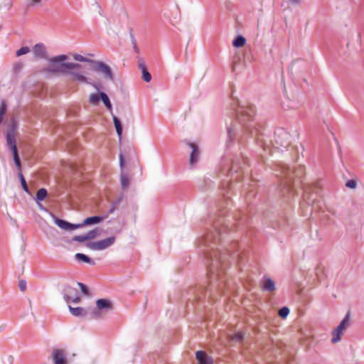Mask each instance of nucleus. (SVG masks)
<instances>
[{
  "mask_svg": "<svg viewBox=\"0 0 364 364\" xmlns=\"http://www.w3.org/2000/svg\"><path fill=\"white\" fill-rule=\"evenodd\" d=\"M350 325V313L348 311L343 320L340 322L338 326L333 331V338L331 342L336 343L341 339V335L344 330H346Z\"/></svg>",
  "mask_w": 364,
  "mask_h": 364,
  "instance_id": "423d86ee",
  "label": "nucleus"
},
{
  "mask_svg": "<svg viewBox=\"0 0 364 364\" xmlns=\"http://www.w3.org/2000/svg\"><path fill=\"white\" fill-rule=\"evenodd\" d=\"M50 215L53 219L55 224L62 230H74L78 229L79 225L77 224L71 223L63 219L58 218L53 213H50Z\"/></svg>",
  "mask_w": 364,
  "mask_h": 364,
  "instance_id": "9d476101",
  "label": "nucleus"
},
{
  "mask_svg": "<svg viewBox=\"0 0 364 364\" xmlns=\"http://www.w3.org/2000/svg\"><path fill=\"white\" fill-rule=\"evenodd\" d=\"M138 67L141 71L142 79L146 82H150L151 80V75L149 72L144 60L141 58L138 60Z\"/></svg>",
  "mask_w": 364,
  "mask_h": 364,
  "instance_id": "a211bd4d",
  "label": "nucleus"
},
{
  "mask_svg": "<svg viewBox=\"0 0 364 364\" xmlns=\"http://www.w3.org/2000/svg\"><path fill=\"white\" fill-rule=\"evenodd\" d=\"M7 110V104L6 102L4 100L1 101L0 103V124L2 123L4 117Z\"/></svg>",
  "mask_w": 364,
  "mask_h": 364,
  "instance_id": "cd10ccee",
  "label": "nucleus"
},
{
  "mask_svg": "<svg viewBox=\"0 0 364 364\" xmlns=\"http://www.w3.org/2000/svg\"><path fill=\"white\" fill-rule=\"evenodd\" d=\"M18 287L21 291H24L26 289V282L25 280H20L18 282Z\"/></svg>",
  "mask_w": 364,
  "mask_h": 364,
  "instance_id": "a19ab883",
  "label": "nucleus"
},
{
  "mask_svg": "<svg viewBox=\"0 0 364 364\" xmlns=\"http://www.w3.org/2000/svg\"><path fill=\"white\" fill-rule=\"evenodd\" d=\"M240 168H241L240 166L235 160L232 161L230 167L229 166L228 160L224 161L222 165V171L228 176H232L233 173H237Z\"/></svg>",
  "mask_w": 364,
  "mask_h": 364,
  "instance_id": "f8f14e48",
  "label": "nucleus"
},
{
  "mask_svg": "<svg viewBox=\"0 0 364 364\" xmlns=\"http://www.w3.org/2000/svg\"><path fill=\"white\" fill-rule=\"evenodd\" d=\"M87 240V239L86 235H75L72 238V241H76V242H85Z\"/></svg>",
  "mask_w": 364,
  "mask_h": 364,
  "instance_id": "ea45409f",
  "label": "nucleus"
},
{
  "mask_svg": "<svg viewBox=\"0 0 364 364\" xmlns=\"http://www.w3.org/2000/svg\"><path fill=\"white\" fill-rule=\"evenodd\" d=\"M96 306L98 311H109L113 309L112 302L107 299H99L96 301Z\"/></svg>",
  "mask_w": 364,
  "mask_h": 364,
  "instance_id": "f3484780",
  "label": "nucleus"
},
{
  "mask_svg": "<svg viewBox=\"0 0 364 364\" xmlns=\"http://www.w3.org/2000/svg\"><path fill=\"white\" fill-rule=\"evenodd\" d=\"M73 57L74 58V60H77V61H79V62H82V63H89L92 65V62H93V60L92 59H90V58H87L86 57H84L82 56V55L80 54H78V53H74L73 55Z\"/></svg>",
  "mask_w": 364,
  "mask_h": 364,
  "instance_id": "c85d7f7f",
  "label": "nucleus"
},
{
  "mask_svg": "<svg viewBox=\"0 0 364 364\" xmlns=\"http://www.w3.org/2000/svg\"><path fill=\"white\" fill-rule=\"evenodd\" d=\"M86 237L87 240H92L95 238L97 236H99V231L97 228H95L94 230H90L86 234Z\"/></svg>",
  "mask_w": 364,
  "mask_h": 364,
  "instance_id": "72a5a7b5",
  "label": "nucleus"
},
{
  "mask_svg": "<svg viewBox=\"0 0 364 364\" xmlns=\"http://www.w3.org/2000/svg\"><path fill=\"white\" fill-rule=\"evenodd\" d=\"M75 258L76 260L82 261L91 265L95 264V262L92 258L82 253H76Z\"/></svg>",
  "mask_w": 364,
  "mask_h": 364,
  "instance_id": "4be33fe9",
  "label": "nucleus"
},
{
  "mask_svg": "<svg viewBox=\"0 0 364 364\" xmlns=\"http://www.w3.org/2000/svg\"><path fill=\"white\" fill-rule=\"evenodd\" d=\"M6 141H7V145H8L9 148L12 151L15 165L16 166L17 168L20 171L21 169V164L20 157L18 156V149L16 146V139H15L14 134L7 133Z\"/></svg>",
  "mask_w": 364,
  "mask_h": 364,
  "instance_id": "6e6552de",
  "label": "nucleus"
},
{
  "mask_svg": "<svg viewBox=\"0 0 364 364\" xmlns=\"http://www.w3.org/2000/svg\"><path fill=\"white\" fill-rule=\"evenodd\" d=\"M121 200H122V198H121V197H119V198H117V199L115 201H114L113 203H114V204H116L117 205H118L119 204V203L121 202Z\"/></svg>",
  "mask_w": 364,
  "mask_h": 364,
  "instance_id": "de8ad7c7",
  "label": "nucleus"
},
{
  "mask_svg": "<svg viewBox=\"0 0 364 364\" xmlns=\"http://www.w3.org/2000/svg\"><path fill=\"white\" fill-rule=\"evenodd\" d=\"M236 121L232 124L226 122L228 136L230 141L241 134L249 135L254 138L255 141L263 150L266 151L270 147L283 151L290 144V134L283 128H278L274 131L272 139H269L263 133L262 127L255 122V107L252 104L246 103L238 107L235 112Z\"/></svg>",
  "mask_w": 364,
  "mask_h": 364,
  "instance_id": "f03ea898",
  "label": "nucleus"
},
{
  "mask_svg": "<svg viewBox=\"0 0 364 364\" xmlns=\"http://www.w3.org/2000/svg\"><path fill=\"white\" fill-rule=\"evenodd\" d=\"M86 78V80L85 81H78L79 82H82V83H86V84H89L90 85H92L93 87H95L97 90H98L99 92L100 91V84H97L96 82H91L90 80L85 77Z\"/></svg>",
  "mask_w": 364,
  "mask_h": 364,
  "instance_id": "e433bc0d",
  "label": "nucleus"
},
{
  "mask_svg": "<svg viewBox=\"0 0 364 364\" xmlns=\"http://www.w3.org/2000/svg\"><path fill=\"white\" fill-rule=\"evenodd\" d=\"M52 358L54 364H67L66 352L64 349L53 348Z\"/></svg>",
  "mask_w": 364,
  "mask_h": 364,
  "instance_id": "9b49d317",
  "label": "nucleus"
},
{
  "mask_svg": "<svg viewBox=\"0 0 364 364\" xmlns=\"http://www.w3.org/2000/svg\"><path fill=\"white\" fill-rule=\"evenodd\" d=\"M100 100V93L99 94H91L89 97V102L94 105L99 104Z\"/></svg>",
  "mask_w": 364,
  "mask_h": 364,
  "instance_id": "2f4dec72",
  "label": "nucleus"
},
{
  "mask_svg": "<svg viewBox=\"0 0 364 364\" xmlns=\"http://www.w3.org/2000/svg\"><path fill=\"white\" fill-rule=\"evenodd\" d=\"M232 230V227L226 223V220L220 218L213 221V230H210L201 240L200 248L207 260V277L208 286H200L190 289L193 294L192 300L200 301L202 297H213L215 292L223 294V287L227 284L225 278V270L230 263V258L237 256L231 254V250L237 247V242L228 245L220 243L224 240L225 235Z\"/></svg>",
  "mask_w": 364,
  "mask_h": 364,
  "instance_id": "f257e3e1",
  "label": "nucleus"
},
{
  "mask_svg": "<svg viewBox=\"0 0 364 364\" xmlns=\"http://www.w3.org/2000/svg\"><path fill=\"white\" fill-rule=\"evenodd\" d=\"M244 338L245 333L242 331H239L232 336V340L236 342L242 343L244 340Z\"/></svg>",
  "mask_w": 364,
  "mask_h": 364,
  "instance_id": "473e14b6",
  "label": "nucleus"
},
{
  "mask_svg": "<svg viewBox=\"0 0 364 364\" xmlns=\"http://www.w3.org/2000/svg\"><path fill=\"white\" fill-rule=\"evenodd\" d=\"M293 3H298L299 1H292Z\"/></svg>",
  "mask_w": 364,
  "mask_h": 364,
  "instance_id": "603ef678",
  "label": "nucleus"
},
{
  "mask_svg": "<svg viewBox=\"0 0 364 364\" xmlns=\"http://www.w3.org/2000/svg\"><path fill=\"white\" fill-rule=\"evenodd\" d=\"M29 51L30 48L28 46H23L16 51V56L19 57L21 55L27 54L28 53H29Z\"/></svg>",
  "mask_w": 364,
  "mask_h": 364,
  "instance_id": "c9c22d12",
  "label": "nucleus"
},
{
  "mask_svg": "<svg viewBox=\"0 0 364 364\" xmlns=\"http://www.w3.org/2000/svg\"><path fill=\"white\" fill-rule=\"evenodd\" d=\"M119 166L121 169L122 170L124 166V159L122 154H119Z\"/></svg>",
  "mask_w": 364,
  "mask_h": 364,
  "instance_id": "a18cd8bd",
  "label": "nucleus"
},
{
  "mask_svg": "<svg viewBox=\"0 0 364 364\" xmlns=\"http://www.w3.org/2000/svg\"><path fill=\"white\" fill-rule=\"evenodd\" d=\"M277 176L280 178V193L286 197L287 194H299L297 186H300L303 191V200L307 204L314 205L316 203V198L314 195L320 196V186L318 183H303L299 181L304 173V167L300 166L296 168H291L287 165L283 164L279 166Z\"/></svg>",
  "mask_w": 364,
  "mask_h": 364,
  "instance_id": "7ed1b4c3",
  "label": "nucleus"
},
{
  "mask_svg": "<svg viewBox=\"0 0 364 364\" xmlns=\"http://www.w3.org/2000/svg\"><path fill=\"white\" fill-rule=\"evenodd\" d=\"M70 312L72 315L77 317H85L87 315L86 311L82 307H72L68 306Z\"/></svg>",
  "mask_w": 364,
  "mask_h": 364,
  "instance_id": "aec40b11",
  "label": "nucleus"
},
{
  "mask_svg": "<svg viewBox=\"0 0 364 364\" xmlns=\"http://www.w3.org/2000/svg\"><path fill=\"white\" fill-rule=\"evenodd\" d=\"M68 59V56L65 54L48 58L49 65L46 70L52 74L68 75L73 81H85V76L76 70L82 68V65L65 62Z\"/></svg>",
  "mask_w": 364,
  "mask_h": 364,
  "instance_id": "20e7f679",
  "label": "nucleus"
},
{
  "mask_svg": "<svg viewBox=\"0 0 364 364\" xmlns=\"http://www.w3.org/2000/svg\"><path fill=\"white\" fill-rule=\"evenodd\" d=\"M39 209L41 210H43V211H45L46 213H48L49 215H50V213H51L48 208H46V207H44L42 203H41V201H36Z\"/></svg>",
  "mask_w": 364,
  "mask_h": 364,
  "instance_id": "79ce46f5",
  "label": "nucleus"
},
{
  "mask_svg": "<svg viewBox=\"0 0 364 364\" xmlns=\"http://www.w3.org/2000/svg\"><path fill=\"white\" fill-rule=\"evenodd\" d=\"M18 178H19V180H20V182H21V186H22L23 191L25 192L29 193H30L29 188H28V186L27 185V183H26V181L24 176H23V174L21 172L18 173Z\"/></svg>",
  "mask_w": 364,
  "mask_h": 364,
  "instance_id": "c756f323",
  "label": "nucleus"
},
{
  "mask_svg": "<svg viewBox=\"0 0 364 364\" xmlns=\"http://www.w3.org/2000/svg\"><path fill=\"white\" fill-rule=\"evenodd\" d=\"M100 97L107 109L112 112V105L107 95L104 92H100Z\"/></svg>",
  "mask_w": 364,
  "mask_h": 364,
  "instance_id": "5701e85b",
  "label": "nucleus"
},
{
  "mask_svg": "<svg viewBox=\"0 0 364 364\" xmlns=\"http://www.w3.org/2000/svg\"><path fill=\"white\" fill-rule=\"evenodd\" d=\"M107 216V215L104 216V217L99 216V215H94V216L88 217V218H85L82 221V223L77 224V225H79L78 229L82 228L85 226H90V225L98 224V223H101Z\"/></svg>",
  "mask_w": 364,
  "mask_h": 364,
  "instance_id": "ddd939ff",
  "label": "nucleus"
},
{
  "mask_svg": "<svg viewBox=\"0 0 364 364\" xmlns=\"http://www.w3.org/2000/svg\"><path fill=\"white\" fill-rule=\"evenodd\" d=\"M120 182H121V186L122 189H126L129 183V178L127 174L124 173L123 171H122L120 175Z\"/></svg>",
  "mask_w": 364,
  "mask_h": 364,
  "instance_id": "bb28decb",
  "label": "nucleus"
},
{
  "mask_svg": "<svg viewBox=\"0 0 364 364\" xmlns=\"http://www.w3.org/2000/svg\"><path fill=\"white\" fill-rule=\"evenodd\" d=\"M196 358L199 364H213V359L203 350H198L196 353Z\"/></svg>",
  "mask_w": 364,
  "mask_h": 364,
  "instance_id": "dca6fc26",
  "label": "nucleus"
},
{
  "mask_svg": "<svg viewBox=\"0 0 364 364\" xmlns=\"http://www.w3.org/2000/svg\"><path fill=\"white\" fill-rule=\"evenodd\" d=\"M77 284L79 286V287L80 288V290L83 294H85V295L89 294V289L85 284L81 283V282H77Z\"/></svg>",
  "mask_w": 364,
  "mask_h": 364,
  "instance_id": "58836bf2",
  "label": "nucleus"
},
{
  "mask_svg": "<svg viewBox=\"0 0 364 364\" xmlns=\"http://www.w3.org/2000/svg\"><path fill=\"white\" fill-rule=\"evenodd\" d=\"M113 122L117 134V136H119V140L122 138V132H123V127L121 120L116 116L113 115Z\"/></svg>",
  "mask_w": 364,
  "mask_h": 364,
  "instance_id": "412c9836",
  "label": "nucleus"
},
{
  "mask_svg": "<svg viewBox=\"0 0 364 364\" xmlns=\"http://www.w3.org/2000/svg\"><path fill=\"white\" fill-rule=\"evenodd\" d=\"M34 55L40 59H48L45 45L42 43H36L33 48Z\"/></svg>",
  "mask_w": 364,
  "mask_h": 364,
  "instance_id": "4468645a",
  "label": "nucleus"
},
{
  "mask_svg": "<svg viewBox=\"0 0 364 364\" xmlns=\"http://www.w3.org/2000/svg\"><path fill=\"white\" fill-rule=\"evenodd\" d=\"M246 43V38L241 36H237L232 41V46L235 48H240Z\"/></svg>",
  "mask_w": 364,
  "mask_h": 364,
  "instance_id": "b1692460",
  "label": "nucleus"
},
{
  "mask_svg": "<svg viewBox=\"0 0 364 364\" xmlns=\"http://www.w3.org/2000/svg\"><path fill=\"white\" fill-rule=\"evenodd\" d=\"M133 48H134V51L138 53L139 50V48L137 47V45L136 44L133 45Z\"/></svg>",
  "mask_w": 364,
  "mask_h": 364,
  "instance_id": "09e8293b",
  "label": "nucleus"
},
{
  "mask_svg": "<svg viewBox=\"0 0 364 364\" xmlns=\"http://www.w3.org/2000/svg\"><path fill=\"white\" fill-rule=\"evenodd\" d=\"M11 6V1H0V11L2 12H6Z\"/></svg>",
  "mask_w": 364,
  "mask_h": 364,
  "instance_id": "7c9ffc66",
  "label": "nucleus"
},
{
  "mask_svg": "<svg viewBox=\"0 0 364 364\" xmlns=\"http://www.w3.org/2000/svg\"><path fill=\"white\" fill-rule=\"evenodd\" d=\"M357 186H358V183L354 179H351V180H348L346 183V186L348 188H351V189H355L357 188Z\"/></svg>",
  "mask_w": 364,
  "mask_h": 364,
  "instance_id": "4c0bfd02",
  "label": "nucleus"
},
{
  "mask_svg": "<svg viewBox=\"0 0 364 364\" xmlns=\"http://www.w3.org/2000/svg\"><path fill=\"white\" fill-rule=\"evenodd\" d=\"M114 208L111 207L108 211V214H112L114 212Z\"/></svg>",
  "mask_w": 364,
  "mask_h": 364,
  "instance_id": "8fccbe9b",
  "label": "nucleus"
},
{
  "mask_svg": "<svg viewBox=\"0 0 364 364\" xmlns=\"http://www.w3.org/2000/svg\"><path fill=\"white\" fill-rule=\"evenodd\" d=\"M48 196V191L46 188H41L38 190L36 193V196L35 198L36 201H42L43 200Z\"/></svg>",
  "mask_w": 364,
  "mask_h": 364,
  "instance_id": "393cba45",
  "label": "nucleus"
},
{
  "mask_svg": "<svg viewBox=\"0 0 364 364\" xmlns=\"http://www.w3.org/2000/svg\"><path fill=\"white\" fill-rule=\"evenodd\" d=\"M71 301L75 304H79L81 301V298L77 294L72 298Z\"/></svg>",
  "mask_w": 364,
  "mask_h": 364,
  "instance_id": "c03bdc74",
  "label": "nucleus"
},
{
  "mask_svg": "<svg viewBox=\"0 0 364 364\" xmlns=\"http://www.w3.org/2000/svg\"><path fill=\"white\" fill-rule=\"evenodd\" d=\"M111 207L114 208V210H116L117 205L114 204V203H112Z\"/></svg>",
  "mask_w": 364,
  "mask_h": 364,
  "instance_id": "3c124183",
  "label": "nucleus"
},
{
  "mask_svg": "<svg viewBox=\"0 0 364 364\" xmlns=\"http://www.w3.org/2000/svg\"><path fill=\"white\" fill-rule=\"evenodd\" d=\"M115 241L116 237L111 236L95 242H87L85 243V246L92 250H103L113 245Z\"/></svg>",
  "mask_w": 364,
  "mask_h": 364,
  "instance_id": "0eeeda50",
  "label": "nucleus"
},
{
  "mask_svg": "<svg viewBox=\"0 0 364 364\" xmlns=\"http://www.w3.org/2000/svg\"><path fill=\"white\" fill-rule=\"evenodd\" d=\"M183 143L191 149V152L190 154L189 158V164L191 166L193 167L198 163L199 159V156L200 154L199 147L196 144L190 142L186 139L183 141Z\"/></svg>",
  "mask_w": 364,
  "mask_h": 364,
  "instance_id": "1a4fd4ad",
  "label": "nucleus"
},
{
  "mask_svg": "<svg viewBox=\"0 0 364 364\" xmlns=\"http://www.w3.org/2000/svg\"><path fill=\"white\" fill-rule=\"evenodd\" d=\"M129 36H130V39H131L132 43L133 45L136 44V39L134 38V33H133V31H132V28L129 29Z\"/></svg>",
  "mask_w": 364,
  "mask_h": 364,
  "instance_id": "37998d69",
  "label": "nucleus"
},
{
  "mask_svg": "<svg viewBox=\"0 0 364 364\" xmlns=\"http://www.w3.org/2000/svg\"><path fill=\"white\" fill-rule=\"evenodd\" d=\"M92 314H93L95 318H97L99 316V315H100L99 311H97L96 310H94Z\"/></svg>",
  "mask_w": 364,
  "mask_h": 364,
  "instance_id": "49530a36",
  "label": "nucleus"
},
{
  "mask_svg": "<svg viewBox=\"0 0 364 364\" xmlns=\"http://www.w3.org/2000/svg\"><path fill=\"white\" fill-rule=\"evenodd\" d=\"M92 70L94 72L101 73L106 80L113 81L114 79L111 68L102 61L93 60Z\"/></svg>",
  "mask_w": 364,
  "mask_h": 364,
  "instance_id": "39448f33",
  "label": "nucleus"
},
{
  "mask_svg": "<svg viewBox=\"0 0 364 364\" xmlns=\"http://www.w3.org/2000/svg\"><path fill=\"white\" fill-rule=\"evenodd\" d=\"M63 294L65 301L67 303L71 301L72 298L78 294L77 290L70 286L69 284H65L63 288Z\"/></svg>",
  "mask_w": 364,
  "mask_h": 364,
  "instance_id": "2eb2a0df",
  "label": "nucleus"
},
{
  "mask_svg": "<svg viewBox=\"0 0 364 364\" xmlns=\"http://www.w3.org/2000/svg\"><path fill=\"white\" fill-rule=\"evenodd\" d=\"M289 314V309L287 306L282 307L278 312L279 316L282 318H285Z\"/></svg>",
  "mask_w": 364,
  "mask_h": 364,
  "instance_id": "f704fd0d",
  "label": "nucleus"
},
{
  "mask_svg": "<svg viewBox=\"0 0 364 364\" xmlns=\"http://www.w3.org/2000/svg\"><path fill=\"white\" fill-rule=\"evenodd\" d=\"M284 94L286 96L287 99L289 100V104L287 105V107L289 108H291V109L297 108L302 101V97H301V99H298L297 100H294V99H292V100L289 99V97L286 94V90L284 91Z\"/></svg>",
  "mask_w": 364,
  "mask_h": 364,
  "instance_id": "a878e982",
  "label": "nucleus"
},
{
  "mask_svg": "<svg viewBox=\"0 0 364 364\" xmlns=\"http://www.w3.org/2000/svg\"><path fill=\"white\" fill-rule=\"evenodd\" d=\"M262 289L263 291H273L276 289L274 282L269 277H264Z\"/></svg>",
  "mask_w": 364,
  "mask_h": 364,
  "instance_id": "6ab92c4d",
  "label": "nucleus"
}]
</instances>
